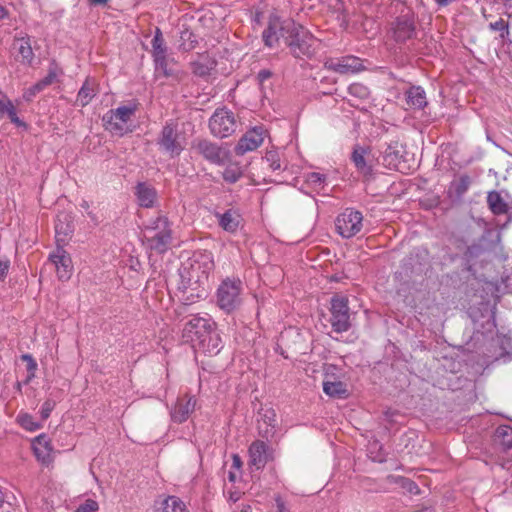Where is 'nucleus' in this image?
<instances>
[{
  "mask_svg": "<svg viewBox=\"0 0 512 512\" xmlns=\"http://www.w3.org/2000/svg\"><path fill=\"white\" fill-rule=\"evenodd\" d=\"M7 16V10L2 6L0 5V19H3Z\"/></svg>",
  "mask_w": 512,
  "mask_h": 512,
  "instance_id": "4d7b16f0",
  "label": "nucleus"
},
{
  "mask_svg": "<svg viewBox=\"0 0 512 512\" xmlns=\"http://www.w3.org/2000/svg\"><path fill=\"white\" fill-rule=\"evenodd\" d=\"M96 95V83L94 80L87 78L80 88L77 95V102L81 107L88 105Z\"/></svg>",
  "mask_w": 512,
  "mask_h": 512,
  "instance_id": "c756f323",
  "label": "nucleus"
},
{
  "mask_svg": "<svg viewBox=\"0 0 512 512\" xmlns=\"http://www.w3.org/2000/svg\"><path fill=\"white\" fill-rule=\"evenodd\" d=\"M324 66L340 74H354L364 69L362 60L351 55L340 58H330L325 61Z\"/></svg>",
  "mask_w": 512,
  "mask_h": 512,
  "instance_id": "4468645a",
  "label": "nucleus"
},
{
  "mask_svg": "<svg viewBox=\"0 0 512 512\" xmlns=\"http://www.w3.org/2000/svg\"><path fill=\"white\" fill-rule=\"evenodd\" d=\"M171 240L172 230L165 216H158L150 220L144 229L142 242L150 252L156 254L165 253L170 247Z\"/></svg>",
  "mask_w": 512,
  "mask_h": 512,
  "instance_id": "7ed1b4c3",
  "label": "nucleus"
},
{
  "mask_svg": "<svg viewBox=\"0 0 512 512\" xmlns=\"http://www.w3.org/2000/svg\"><path fill=\"white\" fill-rule=\"evenodd\" d=\"M487 203L489 205L490 210L495 215H502L508 212V205L503 200L501 195L496 191L488 193Z\"/></svg>",
  "mask_w": 512,
  "mask_h": 512,
  "instance_id": "2f4dec72",
  "label": "nucleus"
},
{
  "mask_svg": "<svg viewBox=\"0 0 512 512\" xmlns=\"http://www.w3.org/2000/svg\"><path fill=\"white\" fill-rule=\"evenodd\" d=\"M489 26L494 31H500L502 38L505 36V34H508V23L503 19L492 22Z\"/></svg>",
  "mask_w": 512,
  "mask_h": 512,
  "instance_id": "79ce46f5",
  "label": "nucleus"
},
{
  "mask_svg": "<svg viewBox=\"0 0 512 512\" xmlns=\"http://www.w3.org/2000/svg\"><path fill=\"white\" fill-rule=\"evenodd\" d=\"M185 300L187 301L186 303L181 304L179 307H177L175 309V313L178 316L181 315L182 313H184L186 308H187V305L189 304V302H192V299H190V297H187Z\"/></svg>",
  "mask_w": 512,
  "mask_h": 512,
  "instance_id": "3c124183",
  "label": "nucleus"
},
{
  "mask_svg": "<svg viewBox=\"0 0 512 512\" xmlns=\"http://www.w3.org/2000/svg\"><path fill=\"white\" fill-rule=\"evenodd\" d=\"M22 360L27 362V370L30 373L28 378L31 379L35 375V371L37 369V363L30 354L22 355Z\"/></svg>",
  "mask_w": 512,
  "mask_h": 512,
  "instance_id": "37998d69",
  "label": "nucleus"
},
{
  "mask_svg": "<svg viewBox=\"0 0 512 512\" xmlns=\"http://www.w3.org/2000/svg\"><path fill=\"white\" fill-rule=\"evenodd\" d=\"M406 102L410 108L423 109L427 105L426 93L420 86H412L406 93Z\"/></svg>",
  "mask_w": 512,
  "mask_h": 512,
  "instance_id": "393cba45",
  "label": "nucleus"
},
{
  "mask_svg": "<svg viewBox=\"0 0 512 512\" xmlns=\"http://www.w3.org/2000/svg\"><path fill=\"white\" fill-rule=\"evenodd\" d=\"M157 145L160 151L168 154L170 158L178 157L186 148V135L179 131L178 124L168 121L162 127L157 138Z\"/></svg>",
  "mask_w": 512,
  "mask_h": 512,
  "instance_id": "423d86ee",
  "label": "nucleus"
},
{
  "mask_svg": "<svg viewBox=\"0 0 512 512\" xmlns=\"http://www.w3.org/2000/svg\"><path fill=\"white\" fill-rule=\"evenodd\" d=\"M90 5H105L109 0H87Z\"/></svg>",
  "mask_w": 512,
  "mask_h": 512,
  "instance_id": "6e6d98bb",
  "label": "nucleus"
},
{
  "mask_svg": "<svg viewBox=\"0 0 512 512\" xmlns=\"http://www.w3.org/2000/svg\"><path fill=\"white\" fill-rule=\"evenodd\" d=\"M367 151L363 147L357 146L352 153V161L357 170L363 175H369L372 172V166L366 161Z\"/></svg>",
  "mask_w": 512,
  "mask_h": 512,
  "instance_id": "7c9ffc66",
  "label": "nucleus"
},
{
  "mask_svg": "<svg viewBox=\"0 0 512 512\" xmlns=\"http://www.w3.org/2000/svg\"><path fill=\"white\" fill-rule=\"evenodd\" d=\"M138 107L139 103L137 101H130L126 105L109 110L102 118L105 129L116 136H124L132 132L127 124L138 110Z\"/></svg>",
  "mask_w": 512,
  "mask_h": 512,
  "instance_id": "39448f33",
  "label": "nucleus"
},
{
  "mask_svg": "<svg viewBox=\"0 0 512 512\" xmlns=\"http://www.w3.org/2000/svg\"><path fill=\"white\" fill-rule=\"evenodd\" d=\"M216 324L209 318L194 316L185 323L182 339L198 351L217 355L222 348V340L216 330Z\"/></svg>",
  "mask_w": 512,
  "mask_h": 512,
  "instance_id": "f03ea898",
  "label": "nucleus"
},
{
  "mask_svg": "<svg viewBox=\"0 0 512 512\" xmlns=\"http://www.w3.org/2000/svg\"><path fill=\"white\" fill-rule=\"evenodd\" d=\"M33 451L36 458L44 464L50 463L52 457V446L45 435L37 436L33 441Z\"/></svg>",
  "mask_w": 512,
  "mask_h": 512,
  "instance_id": "412c9836",
  "label": "nucleus"
},
{
  "mask_svg": "<svg viewBox=\"0 0 512 512\" xmlns=\"http://www.w3.org/2000/svg\"><path fill=\"white\" fill-rule=\"evenodd\" d=\"M48 260L54 265L60 280L70 279L73 271L72 260L62 246L57 245L56 249L49 254Z\"/></svg>",
  "mask_w": 512,
  "mask_h": 512,
  "instance_id": "f8f14e48",
  "label": "nucleus"
},
{
  "mask_svg": "<svg viewBox=\"0 0 512 512\" xmlns=\"http://www.w3.org/2000/svg\"><path fill=\"white\" fill-rule=\"evenodd\" d=\"M505 12L510 17L512 16V0H502Z\"/></svg>",
  "mask_w": 512,
  "mask_h": 512,
  "instance_id": "603ef678",
  "label": "nucleus"
},
{
  "mask_svg": "<svg viewBox=\"0 0 512 512\" xmlns=\"http://www.w3.org/2000/svg\"><path fill=\"white\" fill-rule=\"evenodd\" d=\"M72 232L73 227L69 220V216L67 214L58 215L55 223L57 245H59L60 242H64L65 238Z\"/></svg>",
  "mask_w": 512,
  "mask_h": 512,
  "instance_id": "c85d7f7f",
  "label": "nucleus"
},
{
  "mask_svg": "<svg viewBox=\"0 0 512 512\" xmlns=\"http://www.w3.org/2000/svg\"><path fill=\"white\" fill-rule=\"evenodd\" d=\"M151 46V54L153 58L155 56L167 54V46L165 44L162 31L158 27L155 29L154 37L151 41Z\"/></svg>",
  "mask_w": 512,
  "mask_h": 512,
  "instance_id": "f704fd0d",
  "label": "nucleus"
},
{
  "mask_svg": "<svg viewBox=\"0 0 512 512\" xmlns=\"http://www.w3.org/2000/svg\"><path fill=\"white\" fill-rule=\"evenodd\" d=\"M5 116L17 127H26V123L18 117L16 107L6 96L0 99V119Z\"/></svg>",
  "mask_w": 512,
  "mask_h": 512,
  "instance_id": "bb28decb",
  "label": "nucleus"
},
{
  "mask_svg": "<svg viewBox=\"0 0 512 512\" xmlns=\"http://www.w3.org/2000/svg\"><path fill=\"white\" fill-rule=\"evenodd\" d=\"M196 398L185 395L177 399V402L170 410L171 420L175 423L185 422L196 407Z\"/></svg>",
  "mask_w": 512,
  "mask_h": 512,
  "instance_id": "f3484780",
  "label": "nucleus"
},
{
  "mask_svg": "<svg viewBox=\"0 0 512 512\" xmlns=\"http://www.w3.org/2000/svg\"><path fill=\"white\" fill-rule=\"evenodd\" d=\"M239 474H240V472H238V471H236V470H235V471H229V473H228V479H229V481H230V482H236V480H237V479H238V477H239Z\"/></svg>",
  "mask_w": 512,
  "mask_h": 512,
  "instance_id": "5fc2aeb1",
  "label": "nucleus"
},
{
  "mask_svg": "<svg viewBox=\"0 0 512 512\" xmlns=\"http://www.w3.org/2000/svg\"><path fill=\"white\" fill-rule=\"evenodd\" d=\"M392 34L396 42H406L415 35L414 18L410 13L400 15L392 23Z\"/></svg>",
  "mask_w": 512,
  "mask_h": 512,
  "instance_id": "2eb2a0df",
  "label": "nucleus"
},
{
  "mask_svg": "<svg viewBox=\"0 0 512 512\" xmlns=\"http://www.w3.org/2000/svg\"><path fill=\"white\" fill-rule=\"evenodd\" d=\"M306 183L314 190L320 191L325 187L326 175L319 172H310L306 175Z\"/></svg>",
  "mask_w": 512,
  "mask_h": 512,
  "instance_id": "e433bc0d",
  "label": "nucleus"
},
{
  "mask_svg": "<svg viewBox=\"0 0 512 512\" xmlns=\"http://www.w3.org/2000/svg\"><path fill=\"white\" fill-rule=\"evenodd\" d=\"M323 391L331 398L345 399L349 396L347 385L344 382L329 378L323 381Z\"/></svg>",
  "mask_w": 512,
  "mask_h": 512,
  "instance_id": "b1692460",
  "label": "nucleus"
},
{
  "mask_svg": "<svg viewBox=\"0 0 512 512\" xmlns=\"http://www.w3.org/2000/svg\"><path fill=\"white\" fill-rule=\"evenodd\" d=\"M270 76H271V72L268 70H261L258 73V78L260 79V81H264V80L270 78Z\"/></svg>",
  "mask_w": 512,
  "mask_h": 512,
  "instance_id": "864d4df0",
  "label": "nucleus"
},
{
  "mask_svg": "<svg viewBox=\"0 0 512 512\" xmlns=\"http://www.w3.org/2000/svg\"><path fill=\"white\" fill-rule=\"evenodd\" d=\"M136 196L139 204L148 208L153 206L156 191L145 183H139L136 187Z\"/></svg>",
  "mask_w": 512,
  "mask_h": 512,
  "instance_id": "cd10ccee",
  "label": "nucleus"
},
{
  "mask_svg": "<svg viewBox=\"0 0 512 512\" xmlns=\"http://www.w3.org/2000/svg\"><path fill=\"white\" fill-rule=\"evenodd\" d=\"M249 465L256 470L263 469L265 465L273 460V449L264 441L256 440L251 443L248 449Z\"/></svg>",
  "mask_w": 512,
  "mask_h": 512,
  "instance_id": "9b49d317",
  "label": "nucleus"
},
{
  "mask_svg": "<svg viewBox=\"0 0 512 512\" xmlns=\"http://www.w3.org/2000/svg\"><path fill=\"white\" fill-rule=\"evenodd\" d=\"M214 264L210 255H201L195 259L189 268H184L181 273L183 288L197 290V298H202L205 289L202 287L208 279V274L213 270Z\"/></svg>",
  "mask_w": 512,
  "mask_h": 512,
  "instance_id": "20e7f679",
  "label": "nucleus"
},
{
  "mask_svg": "<svg viewBox=\"0 0 512 512\" xmlns=\"http://www.w3.org/2000/svg\"><path fill=\"white\" fill-rule=\"evenodd\" d=\"M242 467V460L241 457L238 454L232 455V468H234L236 471L240 472Z\"/></svg>",
  "mask_w": 512,
  "mask_h": 512,
  "instance_id": "09e8293b",
  "label": "nucleus"
},
{
  "mask_svg": "<svg viewBox=\"0 0 512 512\" xmlns=\"http://www.w3.org/2000/svg\"><path fill=\"white\" fill-rule=\"evenodd\" d=\"M467 180H468V177H464V178L461 179V181L464 183L465 186L467 184Z\"/></svg>",
  "mask_w": 512,
  "mask_h": 512,
  "instance_id": "bf43d9fd",
  "label": "nucleus"
},
{
  "mask_svg": "<svg viewBox=\"0 0 512 512\" xmlns=\"http://www.w3.org/2000/svg\"><path fill=\"white\" fill-rule=\"evenodd\" d=\"M195 147L207 161L216 165L225 164L229 157L227 149L206 139L199 140Z\"/></svg>",
  "mask_w": 512,
  "mask_h": 512,
  "instance_id": "ddd939ff",
  "label": "nucleus"
},
{
  "mask_svg": "<svg viewBox=\"0 0 512 512\" xmlns=\"http://www.w3.org/2000/svg\"><path fill=\"white\" fill-rule=\"evenodd\" d=\"M388 481L391 484L399 485L402 489H404L409 494L418 495L420 494V489L418 485L409 478L403 476H388Z\"/></svg>",
  "mask_w": 512,
  "mask_h": 512,
  "instance_id": "72a5a7b5",
  "label": "nucleus"
},
{
  "mask_svg": "<svg viewBox=\"0 0 512 512\" xmlns=\"http://www.w3.org/2000/svg\"><path fill=\"white\" fill-rule=\"evenodd\" d=\"M262 37L269 48L275 47L282 39L295 58H311L318 42L304 26L291 18H281L275 14L270 15Z\"/></svg>",
  "mask_w": 512,
  "mask_h": 512,
  "instance_id": "f257e3e1",
  "label": "nucleus"
},
{
  "mask_svg": "<svg viewBox=\"0 0 512 512\" xmlns=\"http://www.w3.org/2000/svg\"><path fill=\"white\" fill-rule=\"evenodd\" d=\"M42 89H36V84H34L32 87H30L29 89H27L24 94H23V98L26 100V101H31L33 97H35L39 92H41Z\"/></svg>",
  "mask_w": 512,
  "mask_h": 512,
  "instance_id": "de8ad7c7",
  "label": "nucleus"
},
{
  "mask_svg": "<svg viewBox=\"0 0 512 512\" xmlns=\"http://www.w3.org/2000/svg\"><path fill=\"white\" fill-rule=\"evenodd\" d=\"M277 419L276 413L273 409H266L261 413V418L258 420L259 434L269 439L274 436L276 432Z\"/></svg>",
  "mask_w": 512,
  "mask_h": 512,
  "instance_id": "aec40b11",
  "label": "nucleus"
},
{
  "mask_svg": "<svg viewBox=\"0 0 512 512\" xmlns=\"http://www.w3.org/2000/svg\"><path fill=\"white\" fill-rule=\"evenodd\" d=\"M19 61L24 65H31L34 60V52L29 36L17 38L14 43Z\"/></svg>",
  "mask_w": 512,
  "mask_h": 512,
  "instance_id": "4be33fe9",
  "label": "nucleus"
},
{
  "mask_svg": "<svg viewBox=\"0 0 512 512\" xmlns=\"http://www.w3.org/2000/svg\"><path fill=\"white\" fill-rule=\"evenodd\" d=\"M214 216L217 218L219 226L228 233H235L241 224V214L237 209L230 208L221 212H214Z\"/></svg>",
  "mask_w": 512,
  "mask_h": 512,
  "instance_id": "6ab92c4d",
  "label": "nucleus"
},
{
  "mask_svg": "<svg viewBox=\"0 0 512 512\" xmlns=\"http://www.w3.org/2000/svg\"><path fill=\"white\" fill-rule=\"evenodd\" d=\"M18 423L28 431H36L40 428V424L34 420V418L27 413H21L17 417Z\"/></svg>",
  "mask_w": 512,
  "mask_h": 512,
  "instance_id": "58836bf2",
  "label": "nucleus"
},
{
  "mask_svg": "<svg viewBox=\"0 0 512 512\" xmlns=\"http://www.w3.org/2000/svg\"><path fill=\"white\" fill-rule=\"evenodd\" d=\"M60 73L61 71L58 66L55 63H52L49 66L48 74L36 83V89L38 88L43 90L47 86L53 84Z\"/></svg>",
  "mask_w": 512,
  "mask_h": 512,
  "instance_id": "c9c22d12",
  "label": "nucleus"
},
{
  "mask_svg": "<svg viewBox=\"0 0 512 512\" xmlns=\"http://www.w3.org/2000/svg\"><path fill=\"white\" fill-rule=\"evenodd\" d=\"M404 148L399 141H391L382 152L383 165L389 169H399Z\"/></svg>",
  "mask_w": 512,
  "mask_h": 512,
  "instance_id": "a211bd4d",
  "label": "nucleus"
},
{
  "mask_svg": "<svg viewBox=\"0 0 512 512\" xmlns=\"http://www.w3.org/2000/svg\"><path fill=\"white\" fill-rule=\"evenodd\" d=\"M331 318L332 329L337 333L346 332L350 329V314L348 299L344 296H334L331 299Z\"/></svg>",
  "mask_w": 512,
  "mask_h": 512,
  "instance_id": "9d476101",
  "label": "nucleus"
},
{
  "mask_svg": "<svg viewBox=\"0 0 512 512\" xmlns=\"http://www.w3.org/2000/svg\"><path fill=\"white\" fill-rule=\"evenodd\" d=\"M155 73L164 77L173 76L175 73V61L168 54L155 56L153 58Z\"/></svg>",
  "mask_w": 512,
  "mask_h": 512,
  "instance_id": "a878e982",
  "label": "nucleus"
},
{
  "mask_svg": "<svg viewBox=\"0 0 512 512\" xmlns=\"http://www.w3.org/2000/svg\"><path fill=\"white\" fill-rule=\"evenodd\" d=\"M264 141V130L262 127H254L247 131L238 141L235 151L238 155H244L249 151L257 149Z\"/></svg>",
  "mask_w": 512,
  "mask_h": 512,
  "instance_id": "dca6fc26",
  "label": "nucleus"
},
{
  "mask_svg": "<svg viewBox=\"0 0 512 512\" xmlns=\"http://www.w3.org/2000/svg\"><path fill=\"white\" fill-rule=\"evenodd\" d=\"M242 169L238 164H230L223 171V179L228 183H235L242 177Z\"/></svg>",
  "mask_w": 512,
  "mask_h": 512,
  "instance_id": "4c0bfd02",
  "label": "nucleus"
},
{
  "mask_svg": "<svg viewBox=\"0 0 512 512\" xmlns=\"http://www.w3.org/2000/svg\"><path fill=\"white\" fill-rule=\"evenodd\" d=\"M495 442L499 443L504 451L512 449V427L501 425L496 429Z\"/></svg>",
  "mask_w": 512,
  "mask_h": 512,
  "instance_id": "473e14b6",
  "label": "nucleus"
},
{
  "mask_svg": "<svg viewBox=\"0 0 512 512\" xmlns=\"http://www.w3.org/2000/svg\"><path fill=\"white\" fill-rule=\"evenodd\" d=\"M242 291L241 280L230 278L223 280L216 292L218 307L227 313L233 312L242 303Z\"/></svg>",
  "mask_w": 512,
  "mask_h": 512,
  "instance_id": "0eeeda50",
  "label": "nucleus"
},
{
  "mask_svg": "<svg viewBox=\"0 0 512 512\" xmlns=\"http://www.w3.org/2000/svg\"><path fill=\"white\" fill-rule=\"evenodd\" d=\"M54 408H55V401H53L51 399L46 400L42 404L41 411H40L42 419L46 420L50 416V414Z\"/></svg>",
  "mask_w": 512,
  "mask_h": 512,
  "instance_id": "c03bdc74",
  "label": "nucleus"
},
{
  "mask_svg": "<svg viewBox=\"0 0 512 512\" xmlns=\"http://www.w3.org/2000/svg\"><path fill=\"white\" fill-rule=\"evenodd\" d=\"M348 92L351 96L358 99H367L370 95L368 87L361 83H353L348 87Z\"/></svg>",
  "mask_w": 512,
  "mask_h": 512,
  "instance_id": "ea45409f",
  "label": "nucleus"
},
{
  "mask_svg": "<svg viewBox=\"0 0 512 512\" xmlns=\"http://www.w3.org/2000/svg\"><path fill=\"white\" fill-rule=\"evenodd\" d=\"M211 133L218 138H226L236 130V121L233 112L226 108L215 110L209 119Z\"/></svg>",
  "mask_w": 512,
  "mask_h": 512,
  "instance_id": "1a4fd4ad",
  "label": "nucleus"
},
{
  "mask_svg": "<svg viewBox=\"0 0 512 512\" xmlns=\"http://www.w3.org/2000/svg\"><path fill=\"white\" fill-rule=\"evenodd\" d=\"M81 207L87 209L89 207L88 203L86 201H83L81 204Z\"/></svg>",
  "mask_w": 512,
  "mask_h": 512,
  "instance_id": "13d9d810",
  "label": "nucleus"
},
{
  "mask_svg": "<svg viewBox=\"0 0 512 512\" xmlns=\"http://www.w3.org/2000/svg\"><path fill=\"white\" fill-rule=\"evenodd\" d=\"M265 160L269 163V167L273 171L281 169L280 156L277 151L271 150L266 153Z\"/></svg>",
  "mask_w": 512,
  "mask_h": 512,
  "instance_id": "a19ab883",
  "label": "nucleus"
},
{
  "mask_svg": "<svg viewBox=\"0 0 512 512\" xmlns=\"http://www.w3.org/2000/svg\"><path fill=\"white\" fill-rule=\"evenodd\" d=\"M276 512H290V509L286 505L285 501L280 495L275 497Z\"/></svg>",
  "mask_w": 512,
  "mask_h": 512,
  "instance_id": "49530a36",
  "label": "nucleus"
},
{
  "mask_svg": "<svg viewBox=\"0 0 512 512\" xmlns=\"http://www.w3.org/2000/svg\"><path fill=\"white\" fill-rule=\"evenodd\" d=\"M97 509L98 503L92 499H88L83 504L78 506L76 512H94Z\"/></svg>",
  "mask_w": 512,
  "mask_h": 512,
  "instance_id": "a18cd8bd",
  "label": "nucleus"
},
{
  "mask_svg": "<svg viewBox=\"0 0 512 512\" xmlns=\"http://www.w3.org/2000/svg\"><path fill=\"white\" fill-rule=\"evenodd\" d=\"M8 269H9V261L0 260V278H4L7 275Z\"/></svg>",
  "mask_w": 512,
  "mask_h": 512,
  "instance_id": "8fccbe9b",
  "label": "nucleus"
},
{
  "mask_svg": "<svg viewBox=\"0 0 512 512\" xmlns=\"http://www.w3.org/2000/svg\"><path fill=\"white\" fill-rule=\"evenodd\" d=\"M155 512H189L185 503L176 496H168L155 504Z\"/></svg>",
  "mask_w": 512,
  "mask_h": 512,
  "instance_id": "5701e85b",
  "label": "nucleus"
},
{
  "mask_svg": "<svg viewBox=\"0 0 512 512\" xmlns=\"http://www.w3.org/2000/svg\"><path fill=\"white\" fill-rule=\"evenodd\" d=\"M337 232L343 238H351L358 234L363 227V215L353 208H346L335 221Z\"/></svg>",
  "mask_w": 512,
  "mask_h": 512,
  "instance_id": "6e6552de",
  "label": "nucleus"
}]
</instances>
